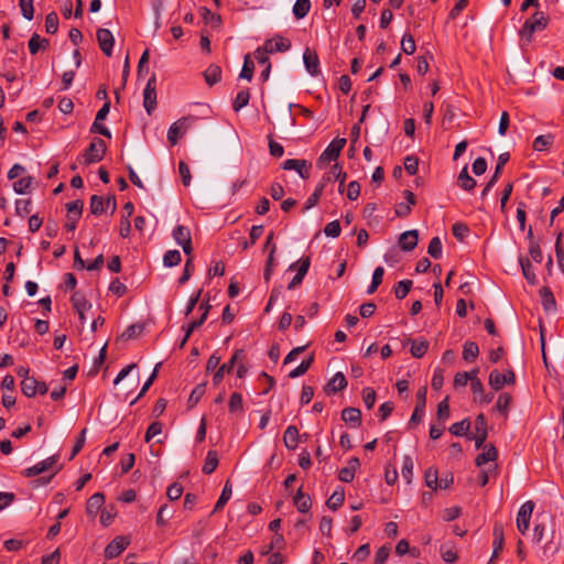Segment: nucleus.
I'll use <instances>...</instances> for the list:
<instances>
[{
	"instance_id": "obj_1",
	"label": "nucleus",
	"mask_w": 564,
	"mask_h": 564,
	"mask_svg": "<svg viewBox=\"0 0 564 564\" xmlns=\"http://www.w3.org/2000/svg\"><path fill=\"white\" fill-rule=\"evenodd\" d=\"M549 17L542 12H534L522 25L519 34L528 43L532 41L533 34L539 31H543L549 24Z\"/></svg>"
},
{
	"instance_id": "obj_2",
	"label": "nucleus",
	"mask_w": 564,
	"mask_h": 564,
	"mask_svg": "<svg viewBox=\"0 0 564 564\" xmlns=\"http://www.w3.org/2000/svg\"><path fill=\"white\" fill-rule=\"evenodd\" d=\"M346 144L345 138H336L334 139L326 149L322 152L319 158L317 159L316 165L319 169L325 167L326 164H328L330 161L337 160L339 156L341 150L344 149Z\"/></svg>"
},
{
	"instance_id": "obj_3",
	"label": "nucleus",
	"mask_w": 564,
	"mask_h": 564,
	"mask_svg": "<svg viewBox=\"0 0 564 564\" xmlns=\"http://www.w3.org/2000/svg\"><path fill=\"white\" fill-rule=\"evenodd\" d=\"M106 142L100 138H94L89 147L83 154L84 164L89 165L93 163L100 162L106 153Z\"/></svg>"
},
{
	"instance_id": "obj_4",
	"label": "nucleus",
	"mask_w": 564,
	"mask_h": 564,
	"mask_svg": "<svg viewBox=\"0 0 564 564\" xmlns=\"http://www.w3.org/2000/svg\"><path fill=\"white\" fill-rule=\"evenodd\" d=\"M196 120L195 117H183L171 124L167 131V140L172 145H175L178 140L186 133L192 123Z\"/></svg>"
},
{
	"instance_id": "obj_5",
	"label": "nucleus",
	"mask_w": 564,
	"mask_h": 564,
	"mask_svg": "<svg viewBox=\"0 0 564 564\" xmlns=\"http://www.w3.org/2000/svg\"><path fill=\"white\" fill-rule=\"evenodd\" d=\"M173 239L183 248L186 256L193 251L191 230L183 225H177L172 232Z\"/></svg>"
},
{
	"instance_id": "obj_6",
	"label": "nucleus",
	"mask_w": 564,
	"mask_h": 564,
	"mask_svg": "<svg viewBox=\"0 0 564 564\" xmlns=\"http://www.w3.org/2000/svg\"><path fill=\"white\" fill-rule=\"evenodd\" d=\"M143 106L145 111L151 115L156 108V76L153 74L143 91Z\"/></svg>"
},
{
	"instance_id": "obj_7",
	"label": "nucleus",
	"mask_w": 564,
	"mask_h": 564,
	"mask_svg": "<svg viewBox=\"0 0 564 564\" xmlns=\"http://www.w3.org/2000/svg\"><path fill=\"white\" fill-rule=\"evenodd\" d=\"M245 358V352L242 349H238L234 352V355L231 356V358L223 364L217 370L216 372L214 373V378H213V383L215 386H218L221 380L224 379V376L225 373H229L234 367L238 364V361H241L243 360Z\"/></svg>"
},
{
	"instance_id": "obj_8",
	"label": "nucleus",
	"mask_w": 564,
	"mask_h": 564,
	"mask_svg": "<svg viewBox=\"0 0 564 564\" xmlns=\"http://www.w3.org/2000/svg\"><path fill=\"white\" fill-rule=\"evenodd\" d=\"M534 509V502L525 501L519 509L517 514V528L520 533L525 534L529 529L530 519Z\"/></svg>"
},
{
	"instance_id": "obj_9",
	"label": "nucleus",
	"mask_w": 564,
	"mask_h": 564,
	"mask_svg": "<svg viewBox=\"0 0 564 564\" xmlns=\"http://www.w3.org/2000/svg\"><path fill=\"white\" fill-rule=\"evenodd\" d=\"M130 544V539L124 535L116 536L105 549V557L112 560L118 557Z\"/></svg>"
},
{
	"instance_id": "obj_10",
	"label": "nucleus",
	"mask_w": 564,
	"mask_h": 564,
	"mask_svg": "<svg viewBox=\"0 0 564 564\" xmlns=\"http://www.w3.org/2000/svg\"><path fill=\"white\" fill-rule=\"evenodd\" d=\"M516 382V375L512 370H508L506 373H500L498 370H494L489 375V384L494 390H501L505 384H513Z\"/></svg>"
},
{
	"instance_id": "obj_11",
	"label": "nucleus",
	"mask_w": 564,
	"mask_h": 564,
	"mask_svg": "<svg viewBox=\"0 0 564 564\" xmlns=\"http://www.w3.org/2000/svg\"><path fill=\"white\" fill-rule=\"evenodd\" d=\"M475 435H467L468 438L475 441V446L477 449L481 448L484 446V443L488 436L487 431V421L482 413L478 414L475 419Z\"/></svg>"
},
{
	"instance_id": "obj_12",
	"label": "nucleus",
	"mask_w": 564,
	"mask_h": 564,
	"mask_svg": "<svg viewBox=\"0 0 564 564\" xmlns=\"http://www.w3.org/2000/svg\"><path fill=\"white\" fill-rule=\"evenodd\" d=\"M282 167L288 171H296L302 178L306 180L310 177L312 165L306 160L289 159L283 162Z\"/></svg>"
},
{
	"instance_id": "obj_13",
	"label": "nucleus",
	"mask_w": 564,
	"mask_h": 564,
	"mask_svg": "<svg viewBox=\"0 0 564 564\" xmlns=\"http://www.w3.org/2000/svg\"><path fill=\"white\" fill-rule=\"evenodd\" d=\"M58 455H52L46 459L39 462L37 464L24 469L23 474L26 477L37 476L52 468L58 462Z\"/></svg>"
},
{
	"instance_id": "obj_14",
	"label": "nucleus",
	"mask_w": 564,
	"mask_h": 564,
	"mask_svg": "<svg viewBox=\"0 0 564 564\" xmlns=\"http://www.w3.org/2000/svg\"><path fill=\"white\" fill-rule=\"evenodd\" d=\"M96 35L102 53L107 56H111L115 44L112 33L108 29H98Z\"/></svg>"
},
{
	"instance_id": "obj_15",
	"label": "nucleus",
	"mask_w": 564,
	"mask_h": 564,
	"mask_svg": "<svg viewBox=\"0 0 564 564\" xmlns=\"http://www.w3.org/2000/svg\"><path fill=\"white\" fill-rule=\"evenodd\" d=\"M509 159H510V155L507 152L501 153L498 156V162H497L495 172H494L491 178L489 180V182L486 184L485 188L482 189L481 197H485L486 195H488V193L490 192L492 186L497 183V181L501 174V171H502L503 166L507 164V162L509 161Z\"/></svg>"
},
{
	"instance_id": "obj_16",
	"label": "nucleus",
	"mask_w": 564,
	"mask_h": 564,
	"mask_svg": "<svg viewBox=\"0 0 564 564\" xmlns=\"http://www.w3.org/2000/svg\"><path fill=\"white\" fill-rule=\"evenodd\" d=\"M264 46L270 54L276 52H286L291 47V42L288 39L276 34L272 39L267 40L264 42Z\"/></svg>"
},
{
	"instance_id": "obj_17",
	"label": "nucleus",
	"mask_w": 564,
	"mask_h": 564,
	"mask_svg": "<svg viewBox=\"0 0 564 564\" xmlns=\"http://www.w3.org/2000/svg\"><path fill=\"white\" fill-rule=\"evenodd\" d=\"M303 62L310 75L317 76L321 74L318 56L308 47H306L303 53Z\"/></svg>"
},
{
	"instance_id": "obj_18",
	"label": "nucleus",
	"mask_w": 564,
	"mask_h": 564,
	"mask_svg": "<svg viewBox=\"0 0 564 564\" xmlns=\"http://www.w3.org/2000/svg\"><path fill=\"white\" fill-rule=\"evenodd\" d=\"M330 182V177L329 176H323L322 180L319 181V183L317 184L315 191L310 195V197L307 198V200L305 202L304 204V207H303V212H307L310 210L311 208H313L314 206L317 205L322 194H323V191L326 186V184Z\"/></svg>"
},
{
	"instance_id": "obj_19",
	"label": "nucleus",
	"mask_w": 564,
	"mask_h": 564,
	"mask_svg": "<svg viewBox=\"0 0 564 564\" xmlns=\"http://www.w3.org/2000/svg\"><path fill=\"white\" fill-rule=\"evenodd\" d=\"M123 210L126 215L121 217L119 234L122 238H127L131 232L130 217L134 212V205L131 202H127L123 205Z\"/></svg>"
},
{
	"instance_id": "obj_20",
	"label": "nucleus",
	"mask_w": 564,
	"mask_h": 564,
	"mask_svg": "<svg viewBox=\"0 0 564 564\" xmlns=\"http://www.w3.org/2000/svg\"><path fill=\"white\" fill-rule=\"evenodd\" d=\"M360 462L358 457H352L348 460L347 466L343 467L338 473V478L344 482H351L355 478V473L359 468Z\"/></svg>"
},
{
	"instance_id": "obj_21",
	"label": "nucleus",
	"mask_w": 564,
	"mask_h": 564,
	"mask_svg": "<svg viewBox=\"0 0 564 564\" xmlns=\"http://www.w3.org/2000/svg\"><path fill=\"white\" fill-rule=\"evenodd\" d=\"M419 241L417 230H408L401 234L399 245L404 251H412Z\"/></svg>"
},
{
	"instance_id": "obj_22",
	"label": "nucleus",
	"mask_w": 564,
	"mask_h": 564,
	"mask_svg": "<svg viewBox=\"0 0 564 564\" xmlns=\"http://www.w3.org/2000/svg\"><path fill=\"white\" fill-rule=\"evenodd\" d=\"M105 503V496L101 492L94 494L86 503V512L89 517H96Z\"/></svg>"
},
{
	"instance_id": "obj_23",
	"label": "nucleus",
	"mask_w": 564,
	"mask_h": 564,
	"mask_svg": "<svg viewBox=\"0 0 564 564\" xmlns=\"http://www.w3.org/2000/svg\"><path fill=\"white\" fill-rule=\"evenodd\" d=\"M492 535H494V542H492V546H494V552H492V557H496L503 549V544H505V536H503V525L501 523H495L494 525V530H492Z\"/></svg>"
},
{
	"instance_id": "obj_24",
	"label": "nucleus",
	"mask_w": 564,
	"mask_h": 564,
	"mask_svg": "<svg viewBox=\"0 0 564 564\" xmlns=\"http://www.w3.org/2000/svg\"><path fill=\"white\" fill-rule=\"evenodd\" d=\"M341 419L352 427H358L361 424V412L357 408H346L341 411Z\"/></svg>"
},
{
	"instance_id": "obj_25",
	"label": "nucleus",
	"mask_w": 564,
	"mask_h": 564,
	"mask_svg": "<svg viewBox=\"0 0 564 564\" xmlns=\"http://www.w3.org/2000/svg\"><path fill=\"white\" fill-rule=\"evenodd\" d=\"M541 303L545 312L552 313L556 310V302L550 288L543 286L540 290Z\"/></svg>"
},
{
	"instance_id": "obj_26",
	"label": "nucleus",
	"mask_w": 564,
	"mask_h": 564,
	"mask_svg": "<svg viewBox=\"0 0 564 564\" xmlns=\"http://www.w3.org/2000/svg\"><path fill=\"white\" fill-rule=\"evenodd\" d=\"M482 447L484 452L480 453L475 460L477 466H482L489 462H494L498 457L497 448L492 444L484 445Z\"/></svg>"
},
{
	"instance_id": "obj_27",
	"label": "nucleus",
	"mask_w": 564,
	"mask_h": 564,
	"mask_svg": "<svg viewBox=\"0 0 564 564\" xmlns=\"http://www.w3.org/2000/svg\"><path fill=\"white\" fill-rule=\"evenodd\" d=\"M299 430L294 425H290L284 431L283 442L288 449L294 451L299 445Z\"/></svg>"
},
{
	"instance_id": "obj_28",
	"label": "nucleus",
	"mask_w": 564,
	"mask_h": 564,
	"mask_svg": "<svg viewBox=\"0 0 564 564\" xmlns=\"http://www.w3.org/2000/svg\"><path fill=\"white\" fill-rule=\"evenodd\" d=\"M293 501L297 510L302 513L308 512L312 507L311 497L302 491V487L297 489Z\"/></svg>"
},
{
	"instance_id": "obj_29",
	"label": "nucleus",
	"mask_w": 564,
	"mask_h": 564,
	"mask_svg": "<svg viewBox=\"0 0 564 564\" xmlns=\"http://www.w3.org/2000/svg\"><path fill=\"white\" fill-rule=\"evenodd\" d=\"M324 176H329L330 182L338 181L339 182L338 191L340 193H343V188H344L345 181L347 178V174H346V172H343V169L339 164H337V163L334 164L332 166V169L329 170V172H327Z\"/></svg>"
},
{
	"instance_id": "obj_30",
	"label": "nucleus",
	"mask_w": 564,
	"mask_h": 564,
	"mask_svg": "<svg viewBox=\"0 0 564 564\" xmlns=\"http://www.w3.org/2000/svg\"><path fill=\"white\" fill-rule=\"evenodd\" d=\"M70 301L75 311L78 313V315L82 316L83 313H85V311L91 307V304L85 299V296L80 292H75L72 295Z\"/></svg>"
},
{
	"instance_id": "obj_31",
	"label": "nucleus",
	"mask_w": 564,
	"mask_h": 564,
	"mask_svg": "<svg viewBox=\"0 0 564 564\" xmlns=\"http://www.w3.org/2000/svg\"><path fill=\"white\" fill-rule=\"evenodd\" d=\"M204 78L209 86H213L221 79V68L216 64H210L204 72Z\"/></svg>"
},
{
	"instance_id": "obj_32",
	"label": "nucleus",
	"mask_w": 564,
	"mask_h": 564,
	"mask_svg": "<svg viewBox=\"0 0 564 564\" xmlns=\"http://www.w3.org/2000/svg\"><path fill=\"white\" fill-rule=\"evenodd\" d=\"M458 185L467 192H471L477 185L476 180L468 174L467 166L459 172Z\"/></svg>"
},
{
	"instance_id": "obj_33",
	"label": "nucleus",
	"mask_w": 564,
	"mask_h": 564,
	"mask_svg": "<svg viewBox=\"0 0 564 564\" xmlns=\"http://www.w3.org/2000/svg\"><path fill=\"white\" fill-rule=\"evenodd\" d=\"M347 387V380L343 372H336L332 380L327 383V391L336 393Z\"/></svg>"
},
{
	"instance_id": "obj_34",
	"label": "nucleus",
	"mask_w": 564,
	"mask_h": 564,
	"mask_svg": "<svg viewBox=\"0 0 564 564\" xmlns=\"http://www.w3.org/2000/svg\"><path fill=\"white\" fill-rule=\"evenodd\" d=\"M408 341L411 344V355L414 357V358H422L427 349H429V341L426 339H417V340H412V339H408Z\"/></svg>"
},
{
	"instance_id": "obj_35",
	"label": "nucleus",
	"mask_w": 564,
	"mask_h": 564,
	"mask_svg": "<svg viewBox=\"0 0 564 564\" xmlns=\"http://www.w3.org/2000/svg\"><path fill=\"white\" fill-rule=\"evenodd\" d=\"M519 263L521 265L523 276L525 278L528 283H530L532 285L536 284L538 279H536V275L534 273V269H533V265L531 264V262L525 258H520Z\"/></svg>"
},
{
	"instance_id": "obj_36",
	"label": "nucleus",
	"mask_w": 564,
	"mask_h": 564,
	"mask_svg": "<svg viewBox=\"0 0 564 564\" xmlns=\"http://www.w3.org/2000/svg\"><path fill=\"white\" fill-rule=\"evenodd\" d=\"M48 45L50 41L47 39H41L37 33H34L28 43L29 51L32 55H35L41 47L46 48Z\"/></svg>"
},
{
	"instance_id": "obj_37",
	"label": "nucleus",
	"mask_w": 564,
	"mask_h": 564,
	"mask_svg": "<svg viewBox=\"0 0 564 564\" xmlns=\"http://www.w3.org/2000/svg\"><path fill=\"white\" fill-rule=\"evenodd\" d=\"M310 10H311V1L310 0H296L293 6L292 12L297 20H301L308 14Z\"/></svg>"
},
{
	"instance_id": "obj_38",
	"label": "nucleus",
	"mask_w": 564,
	"mask_h": 564,
	"mask_svg": "<svg viewBox=\"0 0 564 564\" xmlns=\"http://www.w3.org/2000/svg\"><path fill=\"white\" fill-rule=\"evenodd\" d=\"M554 142V135L549 133V134H541V135H538L533 143H532V147L535 151H544L546 150L549 147H551Z\"/></svg>"
},
{
	"instance_id": "obj_39",
	"label": "nucleus",
	"mask_w": 564,
	"mask_h": 564,
	"mask_svg": "<svg viewBox=\"0 0 564 564\" xmlns=\"http://www.w3.org/2000/svg\"><path fill=\"white\" fill-rule=\"evenodd\" d=\"M232 495V487L230 481L228 480L220 494V497L218 498L213 512H217L224 508V506L228 502V500L231 498Z\"/></svg>"
},
{
	"instance_id": "obj_40",
	"label": "nucleus",
	"mask_w": 564,
	"mask_h": 564,
	"mask_svg": "<svg viewBox=\"0 0 564 564\" xmlns=\"http://www.w3.org/2000/svg\"><path fill=\"white\" fill-rule=\"evenodd\" d=\"M345 500V491L343 488L336 489L327 499L326 505L332 510H337Z\"/></svg>"
},
{
	"instance_id": "obj_41",
	"label": "nucleus",
	"mask_w": 564,
	"mask_h": 564,
	"mask_svg": "<svg viewBox=\"0 0 564 564\" xmlns=\"http://www.w3.org/2000/svg\"><path fill=\"white\" fill-rule=\"evenodd\" d=\"M479 355V347L475 341H466L463 347V358L466 361L475 360Z\"/></svg>"
},
{
	"instance_id": "obj_42",
	"label": "nucleus",
	"mask_w": 564,
	"mask_h": 564,
	"mask_svg": "<svg viewBox=\"0 0 564 564\" xmlns=\"http://www.w3.org/2000/svg\"><path fill=\"white\" fill-rule=\"evenodd\" d=\"M37 380L33 377H26L21 382V390L28 398H32L36 394Z\"/></svg>"
},
{
	"instance_id": "obj_43",
	"label": "nucleus",
	"mask_w": 564,
	"mask_h": 564,
	"mask_svg": "<svg viewBox=\"0 0 564 564\" xmlns=\"http://www.w3.org/2000/svg\"><path fill=\"white\" fill-rule=\"evenodd\" d=\"M218 466V456L216 451H209L207 453L204 466H203V473L206 475H210Z\"/></svg>"
},
{
	"instance_id": "obj_44",
	"label": "nucleus",
	"mask_w": 564,
	"mask_h": 564,
	"mask_svg": "<svg viewBox=\"0 0 564 564\" xmlns=\"http://www.w3.org/2000/svg\"><path fill=\"white\" fill-rule=\"evenodd\" d=\"M470 429V421L464 419L459 422H455L451 425L449 432L455 436H465Z\"/></svg>"
},
{
	"instance_id": "obj_45",
	"label": "nucleus",
	"mask_w": 564,
	"mask_h": 564,
	"mask_svg": "<svg viewBox=\"0 0 564 564\" xmlns=\"http://www.w3.org/2000/svg\"><path fill=\"white\" fill-rule=\"evenodd\" d=\"M205 391H206V384L205 383L197 384L193 389V391L191 392L189 398L187 400L188 409L194 408L199 402L202 397L205 394Z\"/></svg>"
},
{
	"instance_id": "obj_46",
	"label": "nucleus",
	"mask_w": 564,
	"mask_h": 564,
	"mask_svg": "<svg viewBox=\"0 0 564 564\" xmlns=\"http://www.w3.org/2000/svg\"><path fill=\"white\" fill-rule=\"evenodd\" d=\"M249 99H250V93L248 89H242L240 90L234 102H232V109L238 112L240 111L243 107H246L248 104H249Z\"/></svg>"
},
{
	"instance_id": "obj_47",
	"label": "nucleus",
	"mask_w": 564,
	"mask_h": 564,
	"mask_svg": "<svg viewBox=\"0 0 564 564\" xmlns=\"http://www.w3.org/2000/svg\"><path fill=\"white\" fill-rule=\"evenodd\" d=\"M477 373H478L477 369L471 370L469 372H466V371L457 372L454 378V386L457 388V387H465L468 381H470V383H471L473 378L476 377Z\"/></svg>"
},
{
	"instance_id": "obj_48",
	"label": "nucleus",
	"mask_w": 564,
	"mask_h": 564,
	"mask_svg": "<svg viewBox=\"0 0 564 564\" xmlns=\"http://www.w3.org/2000/svg\"><path fill=\"white\" fill-rule=\"evenodd\" d=\"M144 330L143 323H137L128 326L126 330L122 333L121 337L126 340H130L140 336Z\"/></svg>"
},
{
	"instance_id": "obj_49",
	"label": "nucleus",
	"mask_w": 564,
	"mask_h": 564,
	"mask_svg": "<svg viewBox=\"0 0 564 564\" xmlns=\"http://www.w3.org/2000/svg\"><path fill=\"white\" fill-rule=\"evenodd\" d=\"M84 203L80 199H76L66 204V209L69 215V219L75 217L78 220L83 213Z\"/></svg>"
},
{
	"instance_id": "obj_50",
	"label": "nucleus",
	"mask_w": 564,
	"mask_h": 564,
	"mask_svg": "<svg viewBox=\"0 0 564 564\" xmlns=\"http://www.w3.org/2000/svg\"><path fill=\"white\" fill-rule=\"evenodd\" d=\"M424 480H425V485L429 488H431L433 490H437V486H438V473H437V469L434 468V467H429L425 470Z\"/></svg>"
},
{
	"instance_id": "obj_51",
	"label": "nucleus",
	"mask_w": 564,
	"mask_h": 564,
	"mask_svg": "<svg viewBox=\"0 0 564 564\" xmlns=\"http://www.w3.org/2000/svg\"><path fill=\"white\" fill-rule=\"evenodd\" d=\"M383 274H384V269L382 267H377L375 269L373 274H372L371 284L369 285V288L367 290L368 294H373L377 291L378 286L382 283Z\"/></svg>"
},
{
	"instance_id": "obj_52",
	"label": "nucleus",
	"mask_w": 564,
	"mask_h": 564,
	"mask_svg": "<svg viewBox=\"0 0 564 564\" xmlns=\"http://www.w3.org/2000/svg\"><path fill=\"white\" fill-rule=\"evenodd\" d=\"M512 402V397L509 393H501L498 397L496 409L505 416L508 415L509 406Z\"/></svg>"
},
{
	"instance_id": "obj_53",
	"label": "nucleus",
	"mask_w": 564,
	"mask_h": 564,
	"mask_svg": "<svg viewBox=\"0 0 564 564\" xmlns=\"http://www.w3.org/2000/svg\"><path fill=\"white\" fill-rule=\"evenodd\" d=\"M106 199L99 195H93L90 197V212L94 215H100L105 212Z\"/></svg>"
},
{
	"instance_id": "obj_54",
	"label": "nucleus",
	"mask_w": 564,
	"mask_h": 564,
	"mask_svg": "<svg viewBox=\"0 0 564 564\" xmlns=\"http://www.w3.org/2000/svg\"><path fill=\"white\" fill-rule=\"evenodd\" d=\"M182 261L181 252L178 250H169L164 253L163 264L165 267H175Z\"/></svg>"
},
{
	"instance_id": "obj_55",
	"label": "nucleus",
	"mask_w": 564,
	"mask_h": 564,
	"mask_svg": "<svg viewBox=\"0 0 564 564\" xmlns=\"http://www.w3.org/2000/svg\"><path fill=\"white\" fill-rule=\"evenodd\" d=\"M230 413L241 412L243 410L242 395L239 392H234L228 402Z\"/></svg>"
},
{
	"instance_id": "obj_56",
	"label": "nucleus",
	"mask_w": 564,
	"mask_h": 564,
	"mask_svg": "<svg viewBox=\"0 0 564 564\" xmlns=\"http://www.w3.org/2000/svg\"><path fill=\"white\" fill-rule=\"evenodd\" d=\"M313 360H314L313 356L308 357L306 360H303L296 368H294L293 370L290 371L289 377L294 379V378L301 377L304 373H306L307 370L310 369Z\"/></svg>"
},
{
	"instance_id": "obj_57",
	"label": "nucleus",
	"mask_w": 564,
	"mask_h": 564,
	"mask_svg": "<svg viewBox=\"0 0 564 564\" xmlns=\"http://www.w3.org/2000/svg\"><path fill=\"white\" fill-rule=\"evenodd\" d=\"M58 30V17L57 13L52 11L45 17V31L48 34H55Z\"/></svg>"
},
{
	"instance_id": "obj_58",
	"label": "nucleus",
	"mask_w": 564,
	"mask_h": 564,
	"mask_svg": "<svg viewBox=\"0 0 564 564\" xmlns=\"http://www.w3.org/2000/svg\"><path fill=\"white\" fill-rule=\"evenodd\" d=\"M412 288V281L411 280H402L398 282V284L394 288V295L397 299L402 300L404 299L408 293L410 292Z\"/></svg>"
},
{
	"instance_id": "obj_59",
	"label": "nucleus",
	"mask_w": 564,
	"mask_h": 564,
	"mask_svg": "<svg viewBox=\"0 0 564 564\" xmlns=\"http://www.w3.org/2000/svg\"><path fill=\"white\" fill-rule=\"evenodd\" d=\"M427 253L434 258L440 259L442 257V241L440 237H433L427 247Z\"/></svg>"
},
{
	"instance_id": "obj_60",
	"label": "nucleus",
	"mask_w": 564,
	"mask_h": 564,
	"mask_svg": "<svg viewBox=\"0 0 564 564\" xmlns=\"http://www.w3.org/2000/svg\"><path fill=\"white\" fill-rule=\"evenodd\" d=\"M253 70H254L253 62L251 61L250 55H246L245 61H243V66H242L239 77L250 82L253 77Z\"/></svg>"
},
{
	"instance_id": "obj_61",
	"label": "nucleus",
	"mask_w": 564,
	"mask_h": 564,
	"mask_svg": "<svg viewBox=\"0 0 564 564\" xmlns=\"http://www.w3.org/2000/svg\"><path fill=\"white\" fill-rule=\"evenodd\" d=\"M401 475L406 480V482H411L413 475V460L410 456L403 457Z\"/></svg>"
},
{
	"instance_id": "obj_62",
	"label": "nucleus",
	"mask_w": 564,
	"mask_h": 564,
	"mask_svg": "<svg viewBox=\"0 0 564 564\" xmlns=\"http://www.w3.org/2000/svg\"><path fill=\"white\" fill-rule=\"evenodd\" d=\"M33 177L26 176L13 183V189L17 194H25L31 187Z\"/></svg>"
},
{
	"instance_id": "obj_63",
	"label": "nucleus",
	"mask_w": 564,
	"mask_h": 564,
	"mask_svg": "<svg viewBox=\"0 0 564 564\" xmlns=\"http://www.w3.org/2000/svg\"><path fill=\"white\" fill-rule=\"evenodd\" d=\"M19 6L23 18L31 21L34 18L33 0H19Z\"/></svg>"
},
{
	"instance_id": "obj_64",
	"label": "nucleus",
	"mask_w": 564,
	"mask_h": 564,
	"mask_svg": "<svg viewBox=\"0 0 564 564\" xmlns=\"http://www.w3.org/2000/svg\"><path fill=\"white\" fill-rule=\"evenodd\" d=\"M401 50L408 54L411 55L415 52L416 45L413 36L411 34H404L401 40Z\"/></svg>"
}]
</instances>
